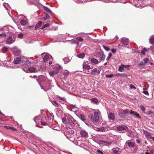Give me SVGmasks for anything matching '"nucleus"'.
<instances>
[{"mask_svg": "<svg viewBox=\"0 0 154 154\" xmlns=\"http://www.w3.org/2000/svg\"><path fill=\"white\" fill-rule=\"evenodd\" d=\"M62 121L66 126L70 129H74L77 124L76 121L71 116L63 118Z\"/></svg>", "mask_w": 154, "mask_h": 154, "instance_id": "obj_1", "label": "nucleus"}, {"mask_svg": "<svg viewBox=\"0 0 154 154\" xmlns=\"http://www.w3.org/2000/svg\"><path fill=\"white\" fill-rule=\"evenodd\" d=\"M99 113H100V112L99 110H98L97 111H95L94 112V114L91 113L89 114L88 116V117L89 119L93 122L97 123L99 121Z\"/></svg>", "mask_w": 154, "mask_h": 154, "instance_id": "obj_2", "label": "nucleus"}, {"mask_svg": "<svg viewBox=\"0 0 154 154\" xmlns=\"http://www.w3.org/2000/svg\"><path fill=\"white\" fill-rule=\"evenodd\" d=\"M86 63L85 61L82 64L83 72L86 74H90L91 72L89 70L93 69V67H91L90 65L86 64Z\"/></svg>", "mask_w": 154, "mask_h": 154, "instance_id": "obj_3", "label": "nucleus"}, {"mask_svg": "<svg viewBox=\"0 0 154 154\" xmlns=\"http://www.w3.org/2000/svg\"><path fill=\"white\" fill-rule=\"evenodd\" d=\"M26 60V58L23 57H17L14 58V64H20L22 65Z\"/></svg>", "mask_w": 154, "mask_h": 154, "instance_id": "obj_4", "label": "nucleus"}, {"mask_svg": "<svg viewBox=\"0 0 154 154\" xmlns=\"http://www.w3.org/2000/svg\"><path fill=\"white\" fill-rule=\"evenodd\" d=\"M77 131L80 133L81 136L82 137H87L88 136V132L85 130L82 129H79Z\"/></svg>", "mask_w": 154, "mask_h": 154, "instance_id": "obj_5", "label": "nucleus"}, {"mask_svg": "<svg viewBox=\"0 0 154 154\" xmlns=\"http://www.w3.org/2000/svg\"><path fill=\"white\" fill-rule=\"evenodd\" d=\"M42 55V56H44V55H45L43 58V61L45 62H46L48 60H53L51 55L47 53H43Z\"/></svg>", "mask_w": 154, "mask_h": 154, "instance_id": "obj_6", "label": "nucleus"}, {"mask_svg": "<svg viewBox=\"0 0 154 154\" xmlns=\"http://www.w3.org/2000/svg\"><path fill=\"white\" fill-rule=\"evenodd\" d=\"M101 71V69L100 68H95L91 71L90 74L93 75H98L100 74Z\"/></svg>", "mask_w": 154, "mask_h": 154, "instance_id": "obj_7", "label": "nucleus"}, {"mask_svg": "<svg viewBox=\"0 0 154 154\" xmlns=\"http://www.w3.org/2000/svg\"><path fill=\"white\" fill-rule=\"evenodd\" d=\"M23 70L26 72H36V69L35 68L33 67H31L28 68V69L23 68Z\"/></svg>", "mask_w": 154, "mask_h": 154, "instance_id": "obj_8", "label": "nucleus"}, {"mask_svg": "<svg viewBox=\"0 0 154 154\" xmlns=\"http://www.w3.org/2000/svg\"><path fill=\"white\" fill-rule=\"evenodd\" d=\"M55 68L57 69L56 70H52L49 72L50 75L51 76H53L54 75L59 73V70L60 69V67L59 66H56Z\"/></svg>", "mask_w": 154, "mask_h": 154, "instance_id": "obj_9", "label": "nucleus"}, {"mask_svg": "<svg viewBox=\"0 0 154 154\" xmlns=\"http://www.w3.org/2000/svg\"><path fill=\"white\" fill-rule=\"evenodd\" d=\"M5 29V33H8L9 32H10L12 31L14 29L13 28L9 26H4Z\"/></svg>", "mask_w": 154, "mask_h": 154, "instance_id": "obj_10", "label": "nucleus"}, {"mask_svg": "<svg viewBox=\"0 0 154 154\" xmlns=\"http://www.w3.org/2000/svg\"><path fill=\"white\" fill-rule=\"evenodd\" d=\"M42 116H35L33 119V120L37 124H38L40 123L42 119Z\"/></svg>", "mask_w": 154, "mask_h": 154, "instance_id": "obj_11", "label": "nucleus"}, {"mask_svg": "<svg viewBox=\"0 0 154 154\" xmlns=\"http://www.w3.org/2000/svg\"><path fill=\"white\" fill-rule=\"evenodd\" d=\"M25 62L23 64H22V65H23V67L26 69L31 65V62H30L29 60H27L26 58Z\"/></svg>", "mask_w": 154, "mask_h": 154, "instance_id": "obj_12", "label": "nucleus"}, {"mask_svg": "<svg viewBox=\"0 0 154 154\" xmlns=\"http://www.w3.org/2000/svg\"><path fill=\"white\" fill-rule=\"evenodd\" d=\"M125 144L127 145L128 146L131 148L134 147L135 146L134 143L131 142V140L126 141Z\"/></svg>", "mask_w": 154, "mask_h": 154, "instance_id": "obj_13", "label": "nucleus"}, {"mask_svg": "<svg viewBox=\"0 0 154 154\" xmlns=\"http://www.w3.org/2000/svg\"><path fill=\"white\" fill-rule=\"evenodd\" d=\"M94 129L96 131L100 132H105L107 130V128L104 127H101L99 128L95 127Z\"/></svg>", "mask_w": 154, "mask_h": 154, "instance_id": "obj_14", "label": "nucleus"}, {"mask_svg": "<svg viewBox=\"0 0 154 154\" xmlns=\"http://www.w3.org/2000/svg\"><path fill=\"white\" fill-rule=\"evenodd\" d=\"M129 39L128 38H122L121 39L122 43L127 47L129 43Z\"/></svg>", "mask_w": 154, "mask_h": 154, "instance_id": "obj_15", "label": "nucleus"}, {"mask_svg": "<svg viewBox=\"0 0 154 154\" xmlns=\"http://www.w3.org/2000/svg\"><path fill=\"white\" fill-rule=\"evenodd\" d=\"M78 117L82 121L84 122L86 125L88 124V121L85 118V116L82 115H79L78 116Z\"/></svg>", "mask_w": 154, "mask_h": 154, "instance_id": "obj_16", "label": "nucleus"}, {"mask_svg": "<svg viewBox=\"0 0 154 154\" xmlns=\"http://www.w3.org/2000/svg\"><path fill=\"white\" fill-rule=\"evenodd\" d=\"M98 57H99L100 63L101 61H103L106 57V56L105 54L102 53H99Z\"/></svg>", "mask_w": 154, "mask_h": 154, "instance_id": "obj_17", "label": "nucleus"}, {"mask_svg": "<svg viewBox=\"0 0 154 154\" xmlns=\"http://www.w3.org/2000/svg\"><path fill=\"white\" fill-rule=\"evenodd\" d=\"M130 114L133 115L134 117L139 119H141V117L139 115V114L136 112L131 110Z\"/></svg>", "mask_w": 154, "mask_h": 154, "instance_id": "obj_18", "label": "nucleus"}, {"mask_svg": "<svg viewBox=\"0 0 154 154\" xmlns=\"http://www.w3.org/2000/svg\"><path fill=\"white\" fill-rule=\"evenodd\" d=\"M128 128L126 126H119L117 128V130L118 131H122L124 130H128Z\"/></svg>", "mask_w": 154, "mask_h": 154, "instance_id": "obj_19", "label": "nucleus"}, {"mask_svg": "<svg viewBox=\"0 0 154 154\" xmlns=\"http://www.w3.org/2000/svg\"><path fill=\"white\" fill-rule=\"evenodd\" d=\"M14 40H13L11 36L7 37V39L6 40V43L7 44H10L14 42Z\"/></svg>", "mask_w": 154, "mask_h": 154, "instance_id": "obj_20", "label": "nucleus"}, {"mask_svg": "<svg viewBox=\"0 0 154 154\" xmlns=\"http://www.w3.org/2000/svg\"><path fill=\"white\" fill-rule=\"evenodd\" d=\"M21 50L19 49L15 48L14 49V54L15 56H18L21 54Z\"/></svg>", "mask_w": 154, "mask_h": 154, "instance_id": "obj_21", "label": "nucleus"}, {"mask_svg": "<svg viewBox=\"0 0 154 154\" xmlns=\"http://www.w3.org/2000/svg\"><path fill=\"white\" fill-rule=\"evenodd\" d=\"M108 116L109 120L114 121L115 120V117L113 114L112 113H110L108 114Z\"/></svg>", "mask_w": 154, "mask_h": 154, "instance_id": "obj_22", "label": "nucleus"}, {"mask_svg": "<svg viewBox=\"0 0 154 154\" xmlns=\"http://www.w3.org/2000/svg\"><path fill=\"white\" fill-rule=\"evenodd\" d=\"M45 80V78L42 76H41L38 77L37 79V80L39 83L40 82H44Z\"/></svg>", "mask_w": 154, "mask_h": 154, "instance_id": "obj_23", "label": "nucleus"}, {"mask_svg": "<svg viewBox=\"0 0 154 154\" xmlns=\"http://www.w3.org/2000/svg\"><path fill=\"white\" fill-rule=\"evenodd\" d=\"M64 135L66 136V138L68 139L69 140H72L71 138L73 137V135L71 134L68 133L67 132H65L64 134Z\"/></svg>", "mask_w": 154, "mask_h": 154, "instance_id": "obj_24", "label": "nucleus"}, {"mask_svg": "<svg viewBox=\"0 0 154 154\" xmlns=\"http://www.w3.org/2000/svg\"><path fill=\"white\" fill-rule=\"evenodd\" d=\"M149 152H146L145 154H153L154 152V149L152 147H151L149 148ZM147 151L148 152V150H147Z\"/></svg>", "mask_w": 154, "mask_h": 154, "instance_id": "obj_25", "label": "nucleus"}, {"mask_svg": "<svg viewBox=\"0 0 154 154\" xmlns=\"http://www.w3.org/2000/svg\"><path fill=\"white\" fill-rule=\"evenodd\" d=\"M119 149L118 148H113L112 149V152L114 154H118L119 152Z\"/></svg>", "mask_w": 154, "mask_h": 154, "instance_id": "obj_26", "label": "nucleus"}, {"mask_svg": "<svg viewBox=\"0 0 154 154\" xmlns=\"http://www.w3.org/2000/svg\"><path fill=\"white\" fill-rule=\"evenodd\" d=\"M144 134L145 135L146 137L147 138L150 139L152 136L151 134L147 131H145L144 132Z\"/></svg>", "mask_w": 154, "mask_h": 154, "instance_id": "obj_27", "label": "nucleus"}, {"mask_svg": "<svg viewBox=\"0 0 154 154\" xmlns=\"http://www.w3.org/2000/svg\"><path fill=\"white\" fill-rule=\"evenodd\" d=\"M90 61L91 62L95 64H97L100 63V61L94 58H91Z\"/></svg>", "mask_w": 154, "mask_h": 154, "instance_id": "obj_28", "label": "nucleus"}, {"mask_svg": "<svg viewBox=\"0 0 154 154\" xmlns=\"http://www.w3.org/2000/svg\"><path fill=\"white\" fill-rule=\"evenodd\" d=\"M42 23L41 21L39 22L35 25V29L36 30L39 28L42 25Z\"/></svg>", "mask_w": 154, "mask_h": 154, "instance_id": "obj_29", "label": "nucleus"}, {"mask_svg": "<svg viewBox=\"0 0 154 154\" xmlns=\"http://www.w3.org/2000/svg\"><path fill=\"white\" fill-rule=\"evenodd\" d=\"M47 118L45 117H44L42 118V120H41V121L40 122L41 123V125H46V123L43 122V121L44 122L46 121V120H45Z\"/></svg>", "mask_w": 154, "mask_h": 154, "instance_id": "obj_30", "label": "nucleus"}, {"mask_svg": "<svg viewBox=\"0 0 154 154\" xmlns=\"http://www.w3.org/2000/svg\"><path fill=\"white\" fill-rule=\"evenodd\" d=\"M63 61L64 62V64H66L70 62V60L69 59L68 57H66L63 58Z\"/></svg>", "mask_w": 154, "mask_h": 154, "instance_id": "obj_31", "label": "nucleus"}, {"mask_svg": "<svg viewBox=\"0 0 154 154\" xmlns=\"http://www.w3.org/2000/svg\"><path fill=\"white\" fill-rule=\"evenodd\" d=\"M51 103L53 105L56 107H59L60 106V104L55 100H52Z\"/></svg>", "mask_w": 154, "mask_h": 154, "instance_id": "obj_32", "label": "nucleus"}, {"mask_svg": "<svg viewBox=\"0 0 154 154\" xmlns=\"http://www.w3.org/2000/svg\"><path fill=\"white\" fill-rule=\"evenodd\" d=\"M54 116H52V117H48L47 119L46 120H45L46 121H49L50 122H52L54 119Z\"/></svg>", "mask_w": 154, "mask_h": 154, "instance_id": "obj_33", "label": "nucleus"}, {"mask_svg": "<svg viewBox=\"0 0 154 154\" xmlns=\"http://www.w3.org/2000/svg\"><path fill=\"white\" fill-rule=\"evenodd\" d=\"M71 42L72 44H75L77 46L78 45L79 43V42L77 40H71Z\"/></svg>", "mask_w": 154, "mask_h": 154, "instance_id": "obj_34", "label": "nucleus"}, {"mask_svg": "<svg viewBox=\"0 0 154 154\" xmlns=\"http://www.w3.org/2000/svg\"><path fill=\"white\" fill-rule=\"evenodd\" d=\"M149 43L151 44L154 45V38L151 37L149 38Z\"/></svg>", "mask_w": 154, "mask_h": 154, "instance_id": "obj_35", "label": "nucleus"}, {"mask_svg": "<svg viewBox=\"0 0 154 154\" xmlns=\"http://www.w3.org/2000/svg\"><path fill=\"white\" fill-rule=\"evenodd\" d=\"M44 9L46 12L48 13H51V14L53 13L52 11L48 8L46 7L45 6L44 7Z\"/></svg>", "mask_w": 154, "mask_h": 154, "instance_id": "obj_36", "label": "nucleus"}, {"mask_svg": "<svg viewBox=\"0 0 154 154\" xmlns=\"http://www.w3.org/2000/svg\"><path fill=\"white\" fill-rule=\"evenodd\" d=\"M85 54L84 53H82L81 54H78L77 55V57L80 58H84L85 57Z\"/></svg>", "mask_w": 154, "mask_h": 154, "instance_id": "obj_37", "label": "nucleus"}, {"mask_svg": "<svg viewBox=\"0 0 154 154\" xmlns=\"http://www.w3.org/2000/svg\"><path fill=\"white\" fill-rule=\"evenodd\" d=\"M50 18L49 16L47 14H45V17H43L42 19L44 21H45L46 20L49 19Z\"/></svg>", "mask_w": 154, "mask_h": 154, "instance_id": "obj_38", "label": "nucleus"}, {"mask_svg": "<svg viewBox=\"0 0 154 154\" xmlns=\"http://www.w3.org/2000/svg\"><path fill=\"white\" fill-rule=\"evenodd\" d=\"M63 74L64 76H67L69 74V72L66 70L63 72Z\"/></svg>", "mask_w": 154, "mask_h": 154, "instance_id": "obj_39", "label": "nucleus"}, {"mask_svg": "<svg viewBox=\"0 0 154 154\" xmlns=\"http://www.w3.org/2000/svg\"><path fill=\"white\" fill-rule=\"evenodd\" d=\"M8 47L5 46L2 48V52L4 53L5 52L7 51L8 50Z\"/></svg>", "mask_w": 154, "mask_h": 154, "instance_id": "obj_40", "label": "nucleus"}, {"mask_svg": "<svg viewBox=\"0 0 154 154\" xmlns=\"http://www.w3.org/2000/svg\"><path fill=\"white\" fill-rule=\"evenodd\" d=\"M120 77L125 78L128 77V75L125 73H120Z\"/></svg>", "mask_w": 154, "mask_h": 154, "instance_id": "obj_41", "label": "nucleus"}, {"mask_svg": "<svg viewBox=\"0 0 154 154\" xmlns=\"http://www.w3.org/2000/svg\"><path fill=\"white\" fill-rule=\"evenodd\" d=\"M91 101L94 103H96L98 102V99L95 98H94L91 99Z\"/></svg>", "mask_w": 154, "mask_h": 154, "instance_id": "obj_42", "label": "nucleus"}, {"mask_svg": "<svg viewBox=\"0 0 154 154\" xmlns=\"http://www.w3.org/2000/svg\"><path fill=\"white\" fill-rule=\"evenodd\" d=\"M27 22L26 20H22L20 21V24L23 26L25 25L26 24Z\"/></svg>", "mask_w": 154, "mask_h": 154, "instance_id": "obj_43", "label": "nucleus"}, {"mask_svg": "<svg viewBox=\"0 0 154 154\" xmlns=\"http://www.w3.org/2000/svg\"><path fill=\"white\" fill-rule=\"evenodd\" d=\"M121 112L124 115L128 113V110L127 109L123 110H122Z\"/></svg>", "mask_w": 154, "mask_h": 154, "instance_id": "obj_44", "label": "nucleus"}, {"mask_svg": "<svg viewBox=\"0 0 154 154\" xmlns=\"http://www.w3.org/2000/svg\"><path fill=\"white\" fill-rule=\"evenodd\" d=\"M103 48L106 51H109L110 50V48L109 47H106L105 45H103Z\"/></svg>", "mask_w": 154, "mask_h": 154, "instance_id": "obj_45", "label": "nucleus"}, {"mask_svg": "<svg viewBox=\"0 0 154 154\" xmlns=\"http://www.w3.org/2000/svg\"><path fill=\"white\" fill-rule=\"evenodd\" d=\"M50 26V24L49 23H47L44 25L42 27V29H43L46 27H48Z\"/></svg>", "mask_w": 154, "mask_h": 154, "instance_id": "obj_46", "label": "nucleus"}, {"mask_svg": "<svg viewBox=\"0 0 154 154\" xmlns=\"http://www.w3.org/2000/svg\"><path fill=\"white\" fill-rule=\"evenodd\" d=\"M124 69V68L122 65L121 66H119L118 71L120 72H122L123 71V70Z\"/></svg>", "mask_w": 154, "mask_h": 154, "instance_id": "obj_47", "label": "nucleus"}, {"mask_svg": "<svg viewBox=\"0 0 154 154\" xmlns=\"http://www.w3.org/2000/svg\"><path fill=\"white\" fill-rule=\"evenodd\" d=\"M118 114L119 116L121 118H124L125 117L124 115L121 112H119Z\"/></svg>", "mask_w": 154, "mask_h": 154, "instance_id": "obj_48", "label": "nucleus"}, {"mask_svg": "<svg viewBox=\"0 0 154 154\" xmlns=\"http://www.w3.org/2000/svg\"><path fill=\"white\" fill-rule=\"evenodd\" d=\"M76 40L80 42H82L83 41V38H82L81 37H77L76 38Z\"/></svg>", "mask_w": 154, "mask_h": 154, "instance_id": "obj_49", "label": "nucleus"}, {"mask_svg": "<svg viewBox=\"0 0 154 154\" xmlns=\"http://www.w3.org/2000/svg\"><path fill=\"white\" fill-rule=\"evenodd\" d=\"M100 142H102L104 144H109V143L108 142H107L105 140H101Z\"/></svg>", "mask_w": 154, "mask_h": 154, "instance_id": "obj_50", "label": "nucleus"}, {"mask_svg": "<svg viewBox=\"0 0 154 154\" xmlns=\"http://www.w3.org/2000/svg\"><path fill=\"white\" fill-rule=\"evenodd\" d=\"M57 97L59 99L61 100L64 101H66V99L65 97H63L59 96H58Z\"/></svg>", "mask_w": 154, "mask_h": 154, "instance_id": "obj_51", "label": "nucleus"}, {"mask_svg": "<svg viewBox=\"0 0 154 154\" xmlns=\"http://www.w3.org/2000/svg\"><path fill=\"white\" fill-rule=\"evenodd\" d=\"M74 1L77 4H81L83 2V1L81 0H74Z\"/></svg>", "mask_w": 154, "mask_h": 154, "instance_id": "obj_52", "label": "nucleus"}, {"mask_svg": "<svg viewBox=\"0 0 154 154\" xmlns=\"http://www.w3.org/2000/svg\"><path fill=\"white\" fill-rule=\"evenodd\" d=\"M130 89H136V88L133 85L131 84L130 86Z\"/></svg>", "mask_w": 154, "mask_h": 154, "instance_id": "obj_53", "label": "nucleus"}, {"mask_svg": "<svg viewBox=\"0 0 154 154\" xmlns=\"http://www.w3.org/2000/svg\"><path fill=\"white\" fill-rule=\"evenodd\" d=\"M112 56V54L111 53H109V55L106 58V60H108Z\"/></svg>", "mask_w": 154, "mask_h": 154, "instance_id": "obj_54", "label": "nucleus"}, {"mask_svg": "<svg viewBox=\"0 0 154 154\" xmlns=\"http://www.w3.org/2000/svg\"><path fill=\"white\" fill-rule=\"evenodd\" d=\"M68 133L71 134L73 135V134L74 133L75 131L74 130H70L68 132Z\"/></svg>", "mask_w": 154, "mask_h": 154, "instance_id": "obj_55", "label": "nucleus"}, {"mask_svg": "<svg viewBox=\"0 0 154 154\" xmlns=\"http://www.w3.org/2000/svg\"><path fill=\"white\" fill-rule=\"evenodd\" d=\"M140 107L141 109L144 112L145 110V108L144 106L142 105H141L140 106Z\"/></svg>", "mask_w": 154, "mask_h": 154, "instance_id": "obj_56", "label": "nucleus"}, {"mask_svg": "<svg viewBox=\"0 0 154 154\" xmlns=\"http://www.w3.org/2000/svg\"><path fill=\"white\" fill-rule=\"evenodd\" d=\"M143 60L145 64L148 63L149 61V59L147 58H144Z\"/></svg>", "mask_w": 154, "mask_h": 154, "instance_id": "obj_57", "label": "nucleus"}, {"mask_svg": "<svg viewBox=\"0 0 154 154\" xmlns=\"http://www.w3.org/2000/svg\"><path fill=\"white\" fill-rule=\"evenodd\" d=\"M113 76V74H110L109 75H106V77L107 78H112Z\"/></svg>", "mask_w": 154, "mask_h": 154, "instance_id": "obj_58", "label": "nucleus"}, {"mask_svg": "<svg viewBox=\"0 0 154 154\" xmlns=\"http://www.w3.org/2000/svg\"><path fill=\"white\" fill-rule=\"evenodd\" d=\"M0 36L3 37L5 38L7 36V35L5 33L0 34Z\"/></svg>", "mask_w": 154, "mask_h": 154, "instance_id": "obj_59", "label": "nucleus"}, {"mask_svg": "<svg viewBox=\"0 0 154 154\" xmlns=\"http://www.w3.org/2000/svg\"><path fill=\"white\" fill-rule=\"evenodd\" d=\"M122 66H123V68H128L129 67H130V65H125L123 64H122Z\"/></svg>", "mask_w": 154, "mask_h": 154, "instance_id": "obj_60", "label": "nucleus"}, {"mask_svg": "<svg viewBox=\"0 0 154 154\" xmlns=\"http://www.w3.org/2000/svg\"><path fill=\"white\" fill-rule=\"evenodd\" d=\"M69 105L73 109L76 108V106L72 104H70Z\"/></svg>", "mask_w": 154, "mask_h": 154, "instance_id": "obj_61", "label": "nucleus"}, {"mask_svg": "<svg viewBox=\"0 0 154 154\" xmlns=\"http://www.w3.org/2000/svg\"><path fill=\"white\" fill-rule=\"evenodd\" d=\"M4 128H6L7 129H12V127L8 126H4Z\"/></svg>", "mask_w": 154, "mask_h": 154, "instance_id": "obj_62", "label": "nucleus"}, {"mask_svg": "<svg viewBox=\"0 0 154 154\" xmlns=\"http://www.w3.org/2000/svg\"><path fill=\"white\" fill-rule=\"evenodd\" d=\"M153 114V112L150 111H148L147 112V114L148 115H151L152 114Z\"/></svg>", "mask_w": 154, "mask_h": 154, "instance_id": "obj_63", "label": "nucleus"}, {"mask_svg": "<svg viewBox=\"0 0 154 154\" xmlns=\"http://www.w3.org/2000/svg\"><path fill=\"white\" fill-rule=\"evenodd\" d=\"M140 66H144L145 65L144 64V63L143 62H140V63H139L138 64Z\"/></svg>", "mask_w": 154, "mask_h": 154, "instance_id": "obj_64", "label": "nucleus"}]
</instances>
